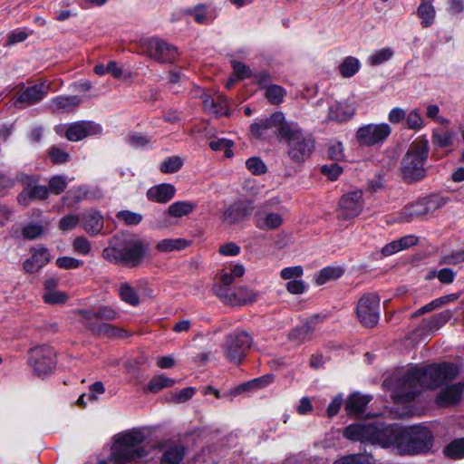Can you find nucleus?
<instances>
[{
	"label": "nucleus",
	"mask_w": 464,
	"mask_h": 464,
	"mask_svg": "<svg viewBox=\"0 0 464 464\" xmlns=\"http://www.w3.org/2000/svg\"><path fill=\"white\" fill-rule=\"evenodd\" d=\"M203 108L206 112L214 116L228 115L229 110L227 106V100L222 94L216 92L211 95L204 93L201 96Z\"/></svg>",
	"instance_id": "obj_22"
},
{
	"label": "nucleus",
	"mask_w": 464,
	"mask_h": 464,
	"mask_svg": "<svg viewBox=\"0 0 464 464\" xmlns=\"http://www.w3.org/2000/svg\"><path fill=\"white\" fill-rule=\"evenodd\" d=\"M188 245L183 238H165L158 242L156 248L162 253L184 249Z\"/></svg>",
	"instance_id": "obj_33"
},
{
	"label": "nucleus",
	"mask_w": 464,
	"mask_h": 464,
	"mask_svg": "<svg viewBox=\"0 0 464 464\" xmlns=\"http://www.w3.org/2000/svg\"><path fill=\"white\" fill-rule=\"evenodd\" d=\"M128 143L134 148H144L148 145L151 138H148L140 133H132L128 136Z\"/></svg>",
	"instance_id": "obj_64"
},
{
	"label": "nucleus",
	"mask_w": 464,
	"mask_h": 464,
	"mask_svg": "<svg viewBox=\"0 0 464 464\" xmlns=\"http://www.w3.org/2000/svg\"><path fill=\"white\" fill-rule=\"evenodd\" d=\"M143 49L150 58L160 63H172L178 56L175 46L159 38L144 41Z\"/></svg>",
	"instance_id": "obj_15"
},
{
	"label": "nucleus",
	"mask_w": 464,
	"mask_h": 464,
	"mask_svg": "<svg viewBox=\"0 0 464 464\" xmlns=\"http://www.w3.org/2000/svg\"><path fill=\"white\" fill-rule=\"evenodd\" d=\"M458 374L459 367L451 362L410 366L396 374L394 383L386 380L384 386L392 391L395 402H406L412 401L420 390L439 388L453 381Z\"/></svg>",
	"instance_id": "obj_1"
},
{
	"label": "nucleus",
	"mask_w": 464,
	"mask_h": 464,
	"mask_svg": "<svg viewBox=\"0 0 464 464\" xmlns=\"http://www.w3.org/2000/svg\"><path fill=\"white\" fill-rule=\"evenodd\" d=\"M169 214L174 218H181L193 210V206L187 201H177L172 203L169 208Z\"/></svg>",
	"instance_id": "obj_44"
},
{
	"label": "nucleus",
	"mask_w": 464,
	"mask_h": 464,
	"mask_svg": "<svg viewBox=\"0 0 464 464\" xmlns=\"http://www.w3.org/2000/svg\"><path fill=\"white\" fill-rule=\"evenodd\" d=\"M50 260V254L45 247L34 249L31 257L24 262L27 273H35L44 267Z\"/></svg>",
	"instance_id": "obj_24"
},
{
	"label": "nucleus",
	"mask_w": 464,
	"mask_h": 464,
	"mask_svg": "<svg viewBox=\"0 0 464 464\" xmlns=\"http://www.w3.org/2000/svg\"><path fill=\"white\" fill-rule=\"evenodd\" d=\"M169 214L168 212H159L154 215L153 220L151 222V227L154 228H165L171 225V222L169 218Z\"/></svg>",
	"instance_id": "obj_63"
},
{
	"label": "nucleus",
	"mask_w": 464,
	"mask_h": 464,
	"mask_svg": "<svg viewBox=\"0 0 464 464\" xmlns=\"http://www.w3.org/2000/svg\"><path fill=\"white\" fill-rule=\"evenodd\" d=\"M361 69V62L353 56H347L339 65L340 74L344 78L355 75Z\"/></svg>",
	"instance_id": "obj_32"
},
{
	"label": "nucleus",
	"mask_w": 464,
	"mask_h": 464,
	"mask_svg": "<svg viewBox=\"0 0 464 464\" xmlns=\"http://www.w3.org/2000/svg\"><path fill=\"white\" fill-rule=\"evenodd\" d=\"M245 274V267L242 264H234L229 266V271L222 270L219 274L220 280L225 285L233 284L236 278Z\"/></svg>",
	"instance_id": "obj_35"
},
{
	"label": "nucleus",
	"mask_w": 464,
	"mask_h": 464,
	"mask_svg": "<svg viewBox=\"0 0 464 464\" xmlns=\"http://www.w3.org/2000/svg\"><path fill=\"white\" fill-rule=\"evenodd\" d=\"M374 459L372 455L353 454L343 457L334 462V464H373Z\"/></svg>",
	"instance_id": "obj_46"
},
{
	"label": "nucleus",
	"mask_w": 464,
	"mask_h": 464,
	"mask_svg": "<svg viewBox=\"0 0 464 464\" xmlns=\"http://www.w3.org/2000/svg\"><path fill=\"white\" fill-rule=\"evenodd\" d=\"M446 456L452 459L464 458V439L451 441L444 450Z\"/></svg>",
	"instance_id": "obj_47"
},
{
	"label": "nucleus",
	"mask_w": 464,
	"mask_h": 464,
	"mask_svg": "<svg viewBox=\"0 0 464 464\" xmlns=\"http://www.w3.org/2000/svg\"><path fill=\"white\" fill-rule=\"evenodd\" d=\"M435 9L429 2H422L418 8V15L421 19L424 27L431 25L435 20Z\"/></svg>",
	"instance_id": "obj_37"
},
{
	"label": "nucleus",
	"mask_w": 464,
	"mask_h": 464,
	"mask_svg": "<svg viewBox=\"0 0 464 464\" xmlns=\"http://www.w3.org/2000/svg\"><path fill=\"white\" fill-rule=\"evenodd\" d=\"M357 316L366 327H373L380 319V298L376 294L369 293L361 297L357 304Z\"/></svg>",
	"instance_id": "obj_14"
},
{
	"label": "nucleus",
	"mask_w": 464,
	"mask_h": 464,
	"mask_svg": "<svg viewBox=\"0 0 464 464\" xmlns=\"http://www.w3.org/2000/svg\"><path fill=\"white\" fill-rule=\"evenodd\" d=\"M43 298L47 304H58L65 303L68 299V295L64 292L53 290L50 292H44Z\"/></svg>",
	"instance_id": "obj_52"
},
{
	"label": "nucleus",
	"mask_w": 464,
	"mask_h": 464,
	"mask_svg": "<svg viewBox=\"0 0 464 464\" xmlns=\"http://www.w3.org/2000/svg\"><path fill=\"white\" fill-rule=\"evenodd\" d=\"M251 343L252 337L246 332L235 331L227 335L222 344V353L228 361L239 363L244 359Z\"/></svg>",
	"instance_id": "obj_10"
},
{
	"label": "nucleus",
	"mask_w": 464,
	"mask_h": 464,
	"mask_svg": "<svg viewBox=\"0 0 464 464\" xmlns=\"http://www.w3.org/2000/svg\"><path fill=\"white\" fill-rule=\"evenodd\" d=\"M367 396L360 393L352 394L346 402L345 410L348 415L360 416L363 413L366 405L369 402Z\"/></svg>",
	"instance_id": "obj_28"
},
{
	"label": "nucleus",
	"mask_w": 464,
	"mask_h": 464,
	"mask_svg": "<svg viewBox=\"0 0 464 464\" xmlns=\"http://www.w3.org/2000/svg\"><path fill=\"white\" fill-rule=\"evenodd\" d=\"M256 294L246 287H238L233 293V297L229 298L232 304H246L256 301Z\"/></svg>",
	"instance_id": "obj_34"
},
{
	"label": "nucleus",
	"mask_w": 464,
	"mask_h": 464,
	"mask_svg": "<svg viewBox=\"0 0 464 464\" xmlns=\"http://www.w3.org/2000/svg\"><path fill=\"white\" fill-rule=\"evenodd\" d=\"M175 188L168 183L160 184L150 188L147 191V197L150 200L167 203L175 196Z\"/></svg>",
	"instance_id": "obj_27"
},
{
	"label": "nucleus",
	"mask_w": 464,
	"mask_h": 464,
	"mask_svg": "<svg viewBox=\"0 0 464 464\" xmlns=\"http://www.w3.org/2000/svg\"><path fill=\"white\" fill-rule=\"evenodd\" d=\"M82 323L92 333L107 336H121L123 331L111 324L96 321V314L91 310H78Z\"/></svg>",
	"instance_id": "obj_16"
},
{
	"label": "nucleus",
	"mask_w": 464,
	"mask_h": 464,
	"mask_svg": "<svg viewBox=\"0 0 464 464\" xmlns=\"http://www.w3.org/2000/svg\"><path fill=\"white\" fill-rule=\"evenodd\" d=\"M195 393L193 387H187L180 391L173 392L170 394V401L175 402H185L188 401Z\"/></svg>",
	"instance_id": "obj_57"
},
{
	"label": "nucleus",
	"mask_w": 464,
	"mask_h": 464,
	"mask_svg": "<svg viewBox=\"0 0 464 464\" xmlns=\"http://www.w3.org/2000/svg\"><path fill=\"white\" fill-rule=\"evenodd\" d=\"M94 313V311H92ZM96 321L98 319H105L109 321H112L117 319L120 316V314L111 306H101L96 312Z\"/></svg>",
	"instance_id": "obj_58"
},
{
	"label": "nucleus",
	"mask_w": 464,
	"mask_h": 464,
	"mask_svg": "<svg viewBox=\"0 0 464 464\" xmlns=\"http://www.w3.org/2000/svg\"><path fill=\"white\" fill-rule=\"evenodd\" d=\"M70 180L71 179H69L66 176L63 175H56L52 177L49 179V193H53L54 195L63 193L67 188Z\"/></svg>",
	"instance_id": "obj_41"
},
{
	"label": "nucleus",
	"mask_w": 464,
	"mask_h": 464,
	"mask_svg": "<svg viewBox=\"0 0 464 464\" xmlns=\"http://www.w3.org/2000/svg\"><path fill=\"white\" fill-rule=\"evenodd\" d=\"M254 209L251 200H238L229 205L223 213V220L228 224H237L249 217Z\"/></svg>",
	"instance_id": "obj_20"
},
{
	"label": "nucleus",
	"mask_w": 464,
	"mask_h": 464,
	"mask_svg": "<svg viewBox=\"0 0 464 464\" xmlns=\"http://www.w3.org/2000/svg\"><path fill=\"white\" fill-rule=\"evenodd\" d=\"M56 131L71 141H80L87 137L99 135L102 132L100 124L91 121H80L71 124L57 126Z\"/></svg>",
	"instance_id": "obj_13"
},
{
	"label": "nucleus",
	"mask_w": 464,
	"mask_h": 464,
	"mask_svg": "<svg viewBox=\"0 0 464 464\" xmlns=\"http://www.w3.org/2000/svg\"><path fill=\"white\" fill-rule=\"evenodd\" d=\"M464 393V383L457 382L446 386L436 396V403L439 406H450L458 403Z\"/></svg>",
	"instance_id": "obj_23"
},
{
	"label": "nucleus",
	"mask_w": 464,
	"mask_h": 464,
	"mask_svg": "<svg viewBox=\"0 0 464 464\" xmlns=\"http://www.w3.org/2000/svg\"><path fill=\"white\" fill-rule=\"evenodd\" d=\"M407 126L411 130H419L425 126L424 119L419 110H411L406 114Z\"/></svg>",
	"instance_id": "obj_48"
},
{
	"label": "nucleus",
	"mask_w": 464,
	"mask_h": 464,
	"mask_svg": "<svg viewBox=\"0 0 464 464\" xmlns=\"http://www.w3.org/2000/svg\"><path fill=\"white\" fill-rule=\"evenodd\" d=\"M146 252V246L140 239H130L119 246L106 247L102 256L113 263H122L129 266H138Z\"/></svg>",
	"instance_id": "obj_6"
},
{
	"label": "nucleus",
	"mask_w": 464,
	"mask_h": 464,
	"mask_svg": "<svg viewBox=\"0 0 464 464\" xmlns=\"http://www.w3.org/2000/svg\"><path fill=\"white\" fill-rule=\"evenodd\" d=\"M278 198H272L263 203L255 214L256 226L263 230L278 228L284 222L285 209L280 206Z\"/></svg>",
	"instance_id": "obj_7"
},
{
	"label": "nucleus",
	"mask_w": 464,
	"mask_h": 464,
	"mask_svg": "<svg viewBox=\"0 0 464 464\" xmlns=\"http://www.w3.org/2000/svg\"><path fill=\"white\" fill-rule=\"evenodd\" d=\"M393 55V51L390 47H385L375 51L367 59V63L376 66L389 61Z\"/></svg>",
	"instance_id": "obj_40"
},
{
	"label": "nucleus",
	"mask_w": 464,
	"mask_h": 464,
	"mask_svg": "<svg viewBox=\"0 0 464 464\" xmlns=\"http://www.w3.org/2000/svg\"><path fill=\"white\" fill-rule=\"evenodd\" d=\"M314 331V328L311 325L310 323H305L302 325L296 326L294 328L289 334V338L297 342H304L309 339L312 333Z\"/></svg>",
	"instance_id": "obj_39"
},
{
	"label": "nucleus",
	"mask_w": 464,
	"mask_h": 464,
	"mask_svg": "<svg viewBox=\"0 0 464 464\" xmlns=\"http://www.w3.org/2000/svg\"><path fill=\"white\" fill-rule=\"evenodd\" d=\"M156 449L160 453V464H180L186 454L185 447L174 440L160 442Z\"/></svg>",
	"instance_id": "obj_18"
},
{
	"label": "nucleus",
	"mask_w": 464,
	"mask_h": 464,
	"mask_svg": "<svg viewBox=\"0 0 464 464\" xmlns=\"http://www.w3.org/2000/svg\"><path fill=\"white\" fill-rule=\"evenodd\" d=\"M233 146V141L225 138H218L213 140L209 142V147L214 151H224L225 156L227 158L233 157V151L231 147Z\"/></svg>",
	"instance_id": "obj_43"
},
{
	"label": "nucleus",
	"mask_w": 464,
	"mask_h": 464,
	"mask_svg": "<svg viewBox=\"0 0 464 464\" xmlns=\"http://www.w3.org/2000/svg\"><path fill=\"white\" fill-rule=\"evenodd\" d=\"M185 13L193 16L194 20L198 24H205L211 18L205 5H198L193 8H188L185 10Z\"/></svg>",
	"instance_id": "obj_45"
},
{
	"label": "nucleus",
	"mask_w": 464,
	"mask_h": 464,
	"mask_svg": "<svg viewBox=\"0 0 464 464\" xmlns=\"http://www.w3.org/2000/svg\"><path fill=\"white\" fill-rule=\"evenodd\" d=\"M344 273V268L340 266H329L321 269L315 276L314 280L317 285H323L327 282L340 278Z\"/></svg>",
	"instance_id": "obj_29"
},
{
	"label": "nucleus",
	"mask_w": 464,
	"mask_h": 464,
	"mask_svg": "<svg viewBox=\"0 0 464 464\" xmlns=\"http://www.w3.org/2000/svg\"><path fill=\"white\" fill-rule=\"evenodd\" d=\"M232 67L237 80H243L252 76L251 69L243 63L233 61Z\"/></svg>",
	"instance_id": "obj_60"
},
{
	"label": "nucleus",
	"mask_w": 464,
	"mask_h": 464,
	"mask_svg": "<svg viewBox=\"0 0 464 464\" xmlns=\"http://www.w3.org/2000/svg\"><path fill=\"white\" fill-rule=\"evenodd\" d=\"M144 440L143 431L137 429L117 434L111 448V460L115 464H127L146 459L149 451L140 446Z\"/></svg>",
	"instance_id": "obj_3"
},
{
	"label": "nucleus",
	"mask_w": 464,
	"mask_h": 464,
	"mask_svg": "<svg viewBox=\"0 0 464 464\" xmlns=\"http://www.w3.org/2000/svg\"><path fill=\"white\" fill-rule=\"evenodd\" d=\"M119 295L124 303L137 306L140 304V298L137 292L128 283H122L119 287Z\"/></svg>",
	"instance_id": "obj_38"
},
{
	"label": "nucleus",
	"mask_w": 464,
	"mask_h": 464,
	"mask_svg": "<svg viewBox=\"0 0 464 464\" xmlns=\"http://www.w3.org/2000/svg\"><path fill=\"white\" fill-rule=\"evenodd\" d=\"M80 220H81V218L77 215H73V214L66 215L60 219L59 228L63 232L71 231L78 226Z\"/></svg>",
	"instance_id": "obj_51"
},
{
	"label": "nucleus",
	"mask_w": 464,
	"mask_h": 464,
	"mask_svg": "<svg viewBox=\"0 0 464 464\" xmlns=\"http://www.w3.org/2000/svg\"><path fill=\"white\" fill-rule=\"evenodd\" d=\"M456 133L450 130H436L431 136L432 144L435 147L444 149L453 145Z\"/></svg>",
	"instance_id": "obj_30"
},
{
	"label": "nucleus",
	"mask_w": 464,
	"mask_h": 464,
	"mask_svg": "<svg viewBox=\"0 0 464 464\" xmlns=\"http://www.w3.org/2000/svg\"><path fill=\"white\" fill-rule=\"evenodd\" d=\"M81 102L79 96H57L50 101L49 107L53 112H68L77 108Z\"/></svg>",
	"instance_id": "obj_25"
},
{
	"label": "nucleus",
	"mask_w": 464,
	"mask_h": 464,
	"mask_svg": "<svg viewBox=\"0 0 464 464\" xmlns=\"http://www.w3.org/2000/svg\"><path fill=\"white\" fill-rule=\"evenodd\" d=\"M246 168L255 175H260L266 171L265 163L256 157L250 158L246 162Z\"/></svg>",
	"instance_id": "obj_61"
},
{
	"label": "nucleus",
	"mask_w": 464,
	"mask_h": 464,
	"mask_svg": "<svg viewBox=\"0 0 464 464\" xmlns=\"http://www.w3.org/2000/svg\"><path fill=\"white\" fill-rule=\"evenodd\" d=\"M82 226L85 231L92 235H97L103 229V217L97 210H89L82 216Z\"/></svg>",
	"instance_id": "obj_26"
},
{
	"label": "nucleus",
	"mask_w": 464,
	"mask_h": 464,
	"mask_svg": "<svg viewBox=\"0 0 464 464\" xmlns=\"http://www.w3.org/2000/svg\"><path fill=\"white\" fill-rule=\"evenodd\" d=\"M69 197H72L74 199V202H80L84 199H90L94 198V193L91 190L88 186H80L74 188H72L66 197H63V199L65 200Z\"/></svg>",
	"instance_id": "obj_42"
},
{
	"label": "nucleus",
	"mask_w": 464,
	"mask_h": 464,
	"mask_svg": "<svg viewBox=\"0 0 464 464\" xmlns=\"http://www.w3.org/2000/svg\"><path fill=\"white\" fill-rule=\"evenodd\" d=\"M402 427L386 424L380 420L366 423H355L347 426L343 436L353 441L371 443L383 449L392 448L398 453Z\"/></svg>",
	"instance_id": "obj_2"
},
{
	"label": "nucleus",
	"mask_w": 464,
	"mask_h": 464,
	"mask_svg": "<svg viewBox=\"0 0 464 464\" xmlns=\"http://www.w3.org/2000/svg\"><path fill=\"white\" fill-rule=\"evenodd\" d=\"M175 380L167 377L165 374H159L154 376L144 389L146 392L158 393L164 388L172 387L175 384Z\"/></svg>",
	"instance_id": "obj_31"
},
{
	"label": "nucleus",
	"mask_w": 464,
	"mask_h": 464,
	"mask_svg": "<svg viewBox=\"0 0 464 464\" xmlns=\"http://www.w3.org/2000/svg\"><path fill=\"white\" fill-rule=\"evenodd\" d=\"M48 92L49 85L42 82L30 87L22 88L12 101L14 105L21 103L24 106H30L41 102L47 95Z\"/></svg>",
	"instance_id": "obj_19"
},
{
	"label": "nucleus",
	"mask_w": 464,
	"mask_h": 464,
	"mask_svg": "<svg viewBox=\"0 0 464 464\" xmlns=\"http://www.w3.org/2000/svg\"><path fill=\"white\" fill-rule=\"evenodd\" d=\"M430 147L426 140H415L409 147L401 162V174L407 182L423 179L427 176L425 167Z\"/></svg>",
	"instance_id": "obj_4"
},
{
	"label": "nucleus",
	"mask_w": 464,
	"mask_h": 464,
	"mask_svg": "<svg viewBox=\"0 0 464 464\" xmlns=\"http://www.w3.org/2000/svg\"><path fill=\"white\" fill-rule=\"evenodd\" d=\"M303 274L304 269L301 266L285 267L280 272L281 277L288 281L297 280L303 276Z\"/></svg>",
	"instance_id": "obj_54"
},
{
	"label": "nucleus",
	"mask_w": 464,
	"mask_h": 464,
	"mask_svg": "<svg viewBox=\"0 0 464 464\" xmlns=\"http://www.w3.org/2000/svg\"><path fill=\"white\" fill-rule=\"evenodd\" d=\"M392 133V127L386 122L367 123L360 126L355 132V140L361 147L382 146Z\"/></svg>",
	"instance_id": "obj_9"
},
{
	"label": "nucleus",
	"mask_w": 464,
	"mask_h": 464,
	"mask_svg": "<svg viewBox=\"0 0 464 464\" xmlns=\"http://www.w3.org/2000/svg\"><path fill=\"white\" fill-rule=\"evenodd\" d=\"M272 381H273L272 375H264L262 377L256 378L252 381H249L247 382H245V383L239 385L234 391L233 394L236 395V394H238L245 391L266 387V386L269 385L272 382Z\"/></svg>",
	"instance_id": "obj_36"
},
{
	"label": "nucleus",
	"mask_w": 464,
	"mask_h": 464,
	"mask_svg": "<svg viewBox=\"0 0 464 464\" xmlns=\"http://www.w3.org/2000/svg\"><path fill=\"white\" fill-rule=\"evenodd\" d=\"M285 95V89L279 85H270L266 90V96L272 103L275 104L282 102Z\"/></svg>",
	"instance_id": "obj_50"
},
{
	"label": "nucleus",
	"mask_w": 464,
	"mask_h": 464,
	"mask_svg": "<svg viewBox=\"0 0 464 464\" xmlns=\"http://www.w3.org/2000/svg\"><path fill=\"white\" fill-rule=\"evenodd\" d=\"M291 129H294V130L288 131L283 139L288 144V154L294 160H304L311 154L314 142L310 137H305L303 134L297 124L294 123Z\"/></svg>",
	"instance_id": "obj_12"
},
{
	"label": "nucleus",
	"mask_w": 464,
	"mask_h": 464,
	"mask_svg": "<svg viewBox=\"0 0 464 464\" xmlns=\"http://www.w3.org/2000/svg\"><path fill=\"white\" fill-rule=\"evenodd\" d=\"M83 264L82 261L72 256H62L56 260V265L63 269H75Z\"/></svg>",
	"instance_id": "obj_62"
},
{
	"label": "nucleus",
	"mask_w": 464,
	"mask_h": 464,
	"mask_svg": "<svg viewBox=\"0 0 464 464\" xmlns=\"http://www.w3.org/2000/svg\"><path fill=\"white\" fill-rule=\"evenodd\" d=\"M356 111L354 102H333L328 106L327 119L338 122L352 119Z\"/></svg>",
	"instance_id": "obj_21"
},
{
	"label": "nucleus",
	"mask_w": 464,
	"mask_h": 464,
	"mask_svg": "<svg viewBox=\"0 0 464 464\" xmlns=\"http://www.w3.org/2000/svg\"><path fill=\"white\" fill-rule=\"evenodd\" d=\"M49 158L55 164H64L69 161L70 155L58 147H53L49 151Z\"/></svg>",
	"instance_id": "obj_55"
},
{
	"label": "nucleus",
	"mask_w": 464,
	"mask_h": 464,
	"mask_svg": "<svg viewBox=\"0 0 464 464\" xmlns=\"http://www.w3.org/2000/svg\"><path fill=\"white\" fill-rule=\"evenodd\" d=\"M72 248L77 254L87 256L91 252V243L84 237H77L72 242Z\"/></svg>",
	"instance_id": "obj_56"
},
{
	"label": "nucleus",
	"mask_w": 464,
	"mask_h": 464,
	"mask_svg": "<svg viewBox=\"0 0 464 464\" xmlns=\"http://www.w3.org/2000/svg\"><path fill=\"white\" fill-rule=\"evenodd\" d=\"M28 362L36 374L46 375L56 367V353L49 345H39L30 350Z\"/></svg>",
	"instance_id": "obj_11"
},
{
	"label": "nucleus",
	"mask_w": 464,
	"mask_h": 464,
	"mask_svg": "<svg viewBox=\"0 0 464 464\" xmlns=\"http://www.w3.org/2000/svg\"><path fill=\"white\" fill-rule=\"evenodd\" d=\"M449 202V198L443 196L432 195L425 198V203L428 205V210L434 211L442 208Z\"/></svg>",
	"instance_id": "obj_59"
},
{
	"label": "nucleus",
	"mask_w": 464,
	"mask_h": 464,
	"mask_svg": "<svg viewBox=\"0 0 464 464\" xmlns=\"http://www.w3.org/2000/svg\"><path fill=\"white\" fill-rule=\"evenodd\" d=\"M293 125L294 122H287L285 121L283 112L276 111L270 117L261 119L258 121L252 123L250 126V132L253 136L257 138L266 137L272 132L277 135L280 139H284L288 131L294 130V129H291Z\"/></svg>",
	"instance_id": "obj_8"
},
{
	"label": "nucleus",
	"mask_w": 464,
	"mask_h": 464,
	"mask_svg": "<svg viewBox=\"0 0 464 464\" xmlns=\"http://www.w3.org/2000/svg\"><path fill=\"white\" fill-rule=\"evenodd\" d=\"M433 445L431 431L424 426L402 428L398 454L414 455L428 452Z\"/></svg>",
	"instance_id": "obj_5"
},
{
	"label": "nucleus",
	"mask_w": 464,
	"mask_h": 464,
	"mask_svg": "<svg viewBox=\"0 0 464 464\" xmlns=\"http://www.w3.org/2000/svg\"><path fill=\"white\" fill-rule=\"evenodd\" d=\"M362 192L352 191L343 196L339 203L338 216L343 219H350L358 216L363 208Z\"/></svg>",
	"instance_id": "obj_17"
},
{
	"label": "nucleus",
	"mask_w": 464,
	"mask_h": 464,
	"mask_svg": "<svg viewBox=\"0 0 464 464\" xmlns=\"http://www.w3.org/2000/svg\"><path fill=\"white\" fill-rule=\"evenodd\" d=\"M183 166V160L177 156L169 157L160 163V170L163 173H173Z\"/></svg>",
	"instance_id": "obj_49"
},
{
	"label": "nucleus",
	"mask_w": 464,
	"mask_h": 464,
	"mask_svg": "<svg viewBox=\"0 0 464 464\" xmlns=\"http://www.w3.org/2000/svg\"><path fill=\"white\" fill-rule=\"evenodd\" d=\"M117 218L127 225H138L142 220V215L130 210H121L117 213Z\"/></svg>",
	"instance_id": "obj_53"
}]
</instances>
